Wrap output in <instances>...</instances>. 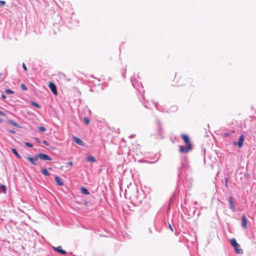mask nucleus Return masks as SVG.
I'll return each mask as SVG.
<instances>
[{
	"label": "nucleus",
	"instance_id": "nucleus-1",
	"mask_svg": "<svg viewBox=\"0 0 256 256\" xmlns=\"http://www.w3.org/2000/svg\"><path fill=\"white\" fill-rule=\"evenodd\" d=\"M192 149V145L187 146H180L179 150L181 153H188Z\"/></svg>",
	"mask_w": 256,
	"mask_h": 256
},
{
	"label": "nucleus",
	"instance_id": "nucleus-2",
	"mask_svg": "<svg viewBox=\"0 0 256 256\" xmlns=\"http://www.w3.org/2000/svg\"><path fill=\"white\" fill-rule=\"evenodd\" d=\"M37 157L43 160H52V158L50 156L44 154H37Z\"/></svg>",
	"mask_w": 256,
	"mask_h": 256
},
{
	"label": "nucleus",
	"instance_id": "nucleus-3",
	"mask_svg": "<svg viewBox=\"0 0 256 256\" xmlns=\"http://www.w3.org/2000/svg\"><path fill=\"white\" fill-rule=\"evenodd\" d=\"M248 220L245 215L242 216V226L244 229H246L248 228Z\"/></svg>",
	"mask_w": 256,
	"mask_h": 256
},
{
	"label": "nucleus",
	"instance_id": "nucleus-4",
	"mask_svg": "<svg viewBox=\"0 0 256 256\" xmlns=\"http://www.w3.org/2000/svg\"><path fill=\"white\" fill-rule=\"evenodd\" d=\"M48 87L54 94L57 95L56 88V85L54 83L52 82H50L48 84Z\"/></svg>",
	"mask_w": 256,
	"mask_h": 256
},
{
	"label": "nucleus",
	"instance_id": "nucleus-5",
	"mask_svg": "<svg viewBox=\"0 0 256 256\" xmlns=\"http://www.w3.org/2000/svg\"><path fill=\"white\" fill-rule=\"evenodd\" d=\"M244 140V135L242 134L240 136L238 144H236V142H234V144L235 146L238 144V146L239 148H241L242 146Z\"/></svg>",
	"mask_w": 256,
	"mask_h": 256
},
{
	"label": "nucleus",
	"instance_id": "nucleus-6",
	"mask_svg": "<svg viewBox=\"0 0 256 256\" xmlns=\"http://www.w3.org/2000/svg\"><path fill=\"white\" fill-rule=\"evenodd\" d=\"M53 248L54 250L62 254H66V252L64 250H62V247L60 246L56 247H53Z\"/></svg>",
	"mask_w": 256,
	"mask_h": 256
},
{
	"label": "nucleus",
	"instance_id": "nucleus-7",
	"mask_svg": "<svg viewBox=\"0 0 256 256\" xmlns=\"http://www.w3.org/2000/svg\"><path fill=\"white\" fill-rule=\"evenodd\" d=\"M55 181L57 184L59 186H62L64 185V182L61 180L60 177L56 176L54 178Z\"/></svg>",
	"mask_w": 256,
	"mask_h": 256
},
{
	"label": "nucleus",
	"instance_id": "nucleus-8",
	"mask_svg": "<svg viewBox=\"0 0 256 256\" xmlns=\"http://www.w3.org/2000/svg\"><path fill=\"white\" fill-rule=\"evenodd\" d=\"M73 140L77 144H78L80 146H84V142L80 139L78 138L76 136H74Z\"/></svg>",
	"mask_w": 256,
	"mask_h": 256
},
{
	"label": "nucleus",
	"instance_id": "nucleus-9",
	"mask_svg": "<svg viewBox=\"0 0 256 256\" xmlns=\"http://www.w3.org/2000/svg\"><path fill=\"white\" fill-rule=\"evenodd\" d=\"M26 158L33 164L36 165V161L38 160V157H37V155L34 158H32L30 156H27Z\"/></svg>",
	"mask_w": 256,
	"mask_h": 256
},
{
	"label": "nucleus",
	"instance_id": "nucleus-10",
	"mask_svg": "<svg viewBox=\"0 0 256 256\" xmlns=\"http://www.w3.org/2000/svg\"><path fill=\"white\" fill-rule=\"evenodd\" d=\"M228 201H229V204H230V208L231 210H232L233 211H235L236 208H235V206L234 205V203L233 202L232 198V196H230L229 198Z\"/></svg>",
	"mask_w": 256,
	"mask_h": 256
},
{
	"label": "nucleus",
	"instance_id": "nucleus-11",
	"mask_svg": "<svg viewBox=\"0 0 256 256\" xmlns=\"http://www.w3.org/2000/svg\"><path fill=\"white\" fill-rule=\"evenodd\" d=\"M182 137L183 140L188 144L187 146L191 145V144L190 142V140H189V138H188V136H187L186 134H182Z\"/></svg>",
	"mask_w": 256,
	"mask_h": 256
},
{
	"label": "nucleus",
	"instance_id": "nucleus-12",
	"mask_svg": "<svg viewBox=\"0 0 256 256\" xmlns=\"http://www.w3.org/2000/svg\"><path fill=\"white\" fill-rule=\"evenodd\" d=\"M240 246L239 244H238V246H234V252L237 254H241L243 253V250L242 249L240 248Z\"/></svg>",
	"mask_w": 256,
	"mask_h": 256
},
{
	"label": "nucleus",
	"instance_id": "nucleus-13",
	"mask_svg": "<svg viewBox=\"0 0 256 256\" xmlns=\"http://www.w3.org/2000/svg\"><path fill=\"white\" fill-rule=\"evenodd\" d=\"M41 171L42 173L46 176H49L50 175V173L46 168H42Z\"/></svg>",
	"mask_w": 256,
	"mask_h": 256
},
{
	"label": "nucleus",
	"instance_id": "nucleus-14",
	"mask_svg": "<svg viewBox=\"0 0 256 256\" xmlns=\"http://www.w3.org/2000/svg\"><path fill=\"white\" fill-rule=\"evenodd\" d=\"M230 244L234 248L238 246V244L234 238H232L230 240Z\"/></svg>",
	"mask_w": 256,
	"mask_h": 256
},
{
	"label": "nucleus",
	"instance_id": "nucleus-15",
	"mask_svg": "<svg viewBox=\"0 0 256 256\" xmlns=\"http://www.w3.org/2000/svg\"><path fill=\"white\" fill-rule=\"evenodd\" d=\"M80 190H81V192L86 194V195H88L90 194V192H88V190L85 188H84V187H82L81 188H80Z\"/></svg>",
	"mask_w": 256,
	"mask_h": 256
},
{
	"label": "nucleus",
	"instance_id": "nucleus-16",
	"mask_svg": "<svg viewBox=\"0 0 256 256\" xmlns=\"http://www.w3.org/2000/svg\"><path fill=\"white\" fill-rule=\"evenodd\" d=\"M6 117V114L2 111L0 110V122H2Z\"/></svg>",
	"mask_w": 256,
	"mask_h": 256
},
{
	"label": "nucleus",
	"instance_id": "nucleus-17",
	"mask_svg": "<svg viewBox=\"0 0 256 256\" xmlns=\"http://www.w3.org/2000/svg\"><path fill=\"white\" fill-rule=\"evenodd\" d=\"M87 161L88 162H95L96 159L93 156H90L87 158Z\"/></svg>",
	"mask_w": 256,
	"mask_h": 256
},
{
	"label": "nucleus",
	"instance_id": "nucleus-18",
	"mask_svg": "<svg viewBox=\"0 0 256 256\" xmlns=\"http://www.w3.org/2000/svg\"><path fill=\"white\" fill-rule=\"evenodd\" d=\"M180 78V76L179 75H176L174 80V81L176 83H178L179 82V80Z\"/></svg>",
	"mask_w": 256,
	"mask_h": 256
},
{
	"label": "nucleus",
	"instance_id": "nucleus-19",
	"mask_svg": "<svg viewBox=\"0 0 256 256\" xmlns=\"http://www.w3.org/2000/svg\"><path fill=\"white\" fill-rule=\"evenodd\" d=\"M12 152L18 158H21V156L19 155L18 152H17L16 149L12 148Z\"/></svg>",
	"mask_w": 256,
	"mask_h": 256
},
{
	"label": "nucleus",
	"instance_id": "nucleus-20",
	"mask_svg": "<svg viewBox=\"0 0 256 256\" xmlns=\"http://www.w3.org/2000/svg\"><path fill=\"white\" fill-rule=\"evenodd\" d=\"M0 186L2 192H4V193L6 194V190H7L6 186L3 184H0Z\"/></svg>",
	"mask_w": 256,
	"mask_h": 256
},
{
	"label": "nucleus",
	"instance_id": "nucleus-21",
	"mask_svg": "<svg viewBox=\"0 0 256 256\" xmlns=\"http://www.w3.org/2000/svg\"><path fill=\"white\" fill-rule=\"evenodd\" d=\"M84 121L86 125H88L90 124V120L86 117L84 118Z\"/></svg>",
	"mask_w": 256,
	"mask_h": 256
},
{
	"label": "nucleus",
	"instance_id": "nucleus-22",
	"mask_svg": "<svg viewBox=\"0 0 256 256\" xmlns=\"http://www.w3.org/2000/svg\"><path fill=\"white\" fill-rule=\"evenodd\" d=\"M31 104L36 107V108H40V106L37 103L35 102H31Z\"/></svg>",
	"mask_w": 256,
	"mask_h": 256
},
{
	"label": "nucleus",
	"instance_id": "nucleus-23",
	"mask_svg": "<svg viewBox=\"0 0 256 256\" xmlns=\"http://www.w3.org/2000/svg\"><path fill=\"white\" fill-rule=\"evenodd\" d=\"M5 92L7 94H13L14 93V91L10 89L6 90Z\"/></svg>",
	"mask_w": 256,
	"mask_h": 256
},
{
	"label": "nucleus",
	"instance_id": "nucleus-24",
	"mask_svg": "<svg viewBox=\"0 0 256 256\" xmlns=\"http://www.w3.org/2000/svg\"><path fill=\"white\" fill-rule=\"evenodd\" d=\"M21 88H22V90H27V88L25 84H21Z\"/></svg>",
	"mask_w": 256,
	"mask_h": 256
},
{
	"label": "nucleus",
	"instance_id": "nucleus-25",
	"mask_svg": "<svg viewBox=\"0 0 256 256\" xmlns=\"http://www.w3.org/2000/svg\"><path fill=\"white\" fill-rule=\"evenodd\" d=\"M38 130L42 132H45L46 130V128L44 126H40Z\"/></svg>",
	"mask_w": 256,
	"mask_h": 256
},
{
	"label": "nucleus",
	"instance_id": "nucleus-26",
	"mask_svg": "<svg viewBox=\"0 0 256 256\" xmlns=\"http://www.w3.org/2000/svg\"><path fill=\"white\" fill-rule=\"evenodd\" d=\"M25 144L26 146H27L29 147V148H32V144L30 143H29V142H25Z\"/></svg>",
	"mask_w": 256,
	"mask_h": 256
},
{
	"label": "nucleus",
	"instance_id": "nucleus-27",
	"mask_svg": "<svg viewBox=\"0 0 256 256\" xmlns=\"http://www.w3.org/2000/svg\"><path fill=\"white\" fill-rule=\"evenodd\" d=\"M10 124H13L14 126H18V124L16 122H14L12 121V120H10Z\"/></svg>",
	"mask_w": 256,
	"mask_h": 256
},
{
	"label": "nucleus",
	"instance_id": "nucleus-28",
	"mask_svg": "<svg viewBox=\"0 0 256 256\" xmlns=\"http://www.w3.org/2000/svg\"><path fill=\"white\" fill-rule=\"evenodd\" d=\"M228 178H225V185H226V187L228 186Z\"/></svg>",
	"mask_w": 256,
	"mask_h": 256
},
{
	"label": "nucleus",
	"instance_id": "nucleus-29",
	"mask_svg": "<svg viewBox=\"0 0 256 256\" xmlns=\"http://www.w3.org/2000/svg\"><path fill=\"white\" fill-rule=\"evenodd\" d=\"M6 2L4 0H0V6L5 4Z\"/></svg>",
	"mask_w": 256,
	"mask_h": 256
},
{
	"label": "nucleus",
	"instance_id": "nucleus-30",
	"mask_svg": "<svg viewBox=\"0 0 256 256\" xmlns=\"http://www.w3.org/2000/svg\"><path fill=\"white\" fill-rule=\"evenodd\" d=\"M22 68L25 71H27V68L24 63L22 64Z\"/></svg>",
	"mask_w": 256,
	"mask_h": 256
},
{
	"label": "nucleus",
	"instance_id": "nucleus-31",
	"mask_svg": "<svg viewBox=\"0 0 256 256\" xmlns=\"http://www.w3.org/2000/svg\"><path fill=\"white\" fill-rule=\"evenodd\" d=\"M43 143H44V144L46 145V146H48V145H49V144L47 142V141H46V140H44L43 141Z\"/></svg>",
	"mask_w": 256,
	"mask_h": 256
},
{
	"label": "nucleus",
	"instance_id": "nucleus-32",
	"mask_svg": "<svg viewBox=\"0 0 256 256\" xmlns=\"http://www.w3.org/2000/svg\"><path fill=\"white\" fill-rule=\"evenodd\" d=\"M68 164L69 166H72V164H73V163H72V162L70 161V162H68Z\"/></svg>",
	"mask_w": 256,
	"mask_h": 256
},
{
	"label": "nucleus",
	"instance_id": "nucleus-33",
	"mask_svg": "<svg viewBox=\"0 0 256 256\" xmlns=\"http://www.w3.org/2000/svg\"><path fill=\"white\" fill-rule=\"evenodd\" d=\"M169 228L170 229L172 232H174L173 228H172V226L170 224H169Z\"/></svg>",
	"mask_w": 256,
	"mask_h": 256
},
{
	"label": "nucleus",
	"instance_id": "nucleus-34",
	"mask_svg": "<svg viewBox=\"0 0 256 256\" xmlns=\"http://www.w3.org/2000/svg\"><path fill=\"white\" fill-rule=\"evenodd\" d=\"M2 99L4 100L6 98V96L4 94H2Z\"/></svg>",
	"mask_w": 256,
	"mask_h": 256
},
{
	"label": "nucleus",
	"instance_id": "nucleus-35",
	"mask_svg": "<svg viewBox=\"0 0 256 256\" xmlns=\"http://www.w3.org/2000/svg\"><path fill=\"white\" fill-rule=\"evenodd\" d=\"M35 140H36V141L37 142H38V143H40V140H39V139H38V138H36Z\"/></svg>",
	"mask_w": 256,
	"mask_h": 256
},
{
	"label": "nucleus",
	"instance_id": "nucleus-36",
	"mask_svg": "<svg viewBox=\"0 0 256 256\" xmlns=\"http://www.w3.org/2000/svg\"><path fill=\"white\" fill-rule=\"evenodd\" d=\"M11 132L13 133V134L15 133L14 131V130H11Z\"/></svg>",
	"mask_w": 256,
	"mask_h": 256
},
{
	"label": "nucleus",
	"instance_id": "nucleus-37",
	"mask_svg": "<svg viewBox=\"0 0 256 256\" xmlns=\"http://www.w3.org/2000/svg\"><path fill=\"white\" fill-rule=\"evenodd\" d=\"M48 170H52V168L50 167V168H48Z\"/></svg>",
	"mask_w": 256,
	"mask_h": 256
}]
</instances>
